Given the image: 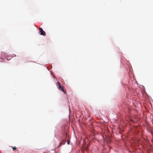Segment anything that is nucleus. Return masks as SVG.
<instances>
[{"label": "nucleus", "instance_id": "obj_1", "mask_svg": "<svg viewBox=\"0 0 153 153\" xmlns=\"http://www.w3.org/2000/svg\"><path fill=\"white\" fill-rule=\"evenodd\" d=\"M57 83L59 89L66 94V91L64 90L63 87L61 86L60 83L59 82H58Z\"/></svg>", "mask_w": 153, "mask_h": 153}, {"label": "nucleus", "instance_id": "obj_2", "mask_svg": "<svg viewBox=\"0 0 153 153\" xmlns=\"http://www.w3.org/2000/svg\"><path fill=\"white\" fill-rule=\"evenodd\" d=\"M39 31L40 32V35H43V36H45L46 33L45 31H44L42 29L41 27H39Z\"/></svg>", "mask_w": 153, "mask_h": 153}, {"label": "nucleus", "instance_id": "obj_3", "mask_svg": "<svg viewBox=\"0 0 153 153\" xmlns=\"http://www.w3.org/2000/svg\"><path fill=\"white\" fill-rule=\"evenodd\" d=\"M65 143V140H63L60 143V145H61L62 144H64Z\"/></svg>", "mask_w": 153, "mask_h": 153}, {"label": "nucleus", "instance_id": "obj_4", "mask_svg": "<svg viewBox=\"0 0 153 153\" xmlns=\"http://www.w3.org/2000/svg\"><path fill=\"white\" fill-rule=\"evenodd\" d=\"M16 147H14L13 148V150H16Z\"/></svg>", "mask_w": 153, "mask_h": 153}, {"label": "nucleus", "instance_id": "obj_5", "mask_svg": "<svg viewBox=\"0 0 153 153\" xmlns=\"http://www.w3.org/2000/svg\"><path fill=\"white\" fill-rule=\"evenodd\" d=\"M69 143H70V142H69V141H67V143H68V144H69Z\"/></svg>", "mask_w": 153, "mask_h": 153}, {"label": "nucleus", "instance_id": "obj_6", "mask_svg": "<svg viewBox=\"0 0 153 153\" xmlns=\"http://www.w3.org/2000/svg\"><path fill=\"white\" fill-rule=\"evenodd\" d=\"M152 141L153 142V139L152 140Z\"/></svg>", "mask_w": 153, "mask_h": 153}]
</instances>
